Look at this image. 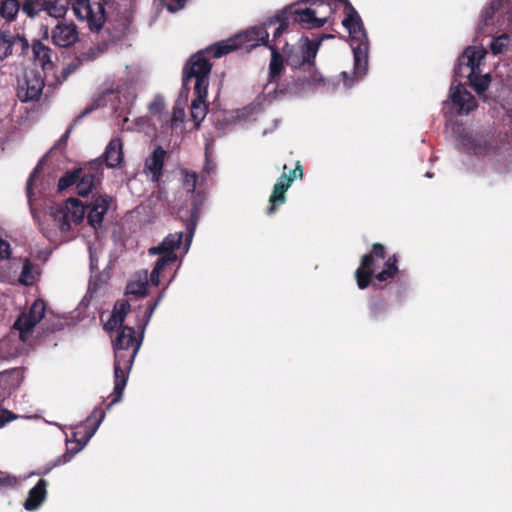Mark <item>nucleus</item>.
I'll return each mask as SVG.
<instances>
[{
    "mask_svg": "<svg viewBox=\"0 0 512 512\" xmlns=\"http://www.w3.org/2000/svg\"><path fill=\"white\" fill-rule=\"evenodd\" d=\"M487 51L483 47H467L458 58L454 69V80L450 86L449 101L459 115H467L476 107L474 96L466 90L458 78H467L470 86L482 94L489 86L491 77L488 73L481 75L480 64Z\"/></svg>",
    "mask_w": 512,
    "mask_h": 512,
    "instance_id": "nucleus-1",
    "label": "nucleus"
},
{
    "mask_svg": "<svg viewBox=\"0 0 512 512\" xmlns=\"http://www.w3.org/2000/svg\"><path fill=\"white\" fill-rule=\"evenodd\" d=\"M145 327L143 324L138 337L135 336L134 328L130 326H124L116 333L113 340L114 390L111 395L112 400L107 406L108 409L122 400L129 372L142 344Z\"/></svg>",
    "mask_w": 512,
    "mask_h": 512,
    "instance_id": "nucleus-2",
    "label": "nucleus"
},
{
    "mask_svg": "<svg viewBox=\"0 0 512 512\" xmlns=\"http://www.w3.org/2000/svg\"><path fill=\"white\" fill-rule=\"evenodd\" d=\"M455 146L458 151L475 158L483 165L492 166L497 172H504V168L498 166L501 159L500 140L493 134L472 130L457 126Z\"/></svg>",
    "mask_w": 512,
    "mask_h": 512,
    "instance_id": "nucleus-3",
    "label": "nucleus"
},
{
    "mask_svg": "<svg viewBox=\"0 0 512 512\" xmlns=\"http://www.w3.org/2000/svg\"><path fill=\"white\" fill-rule=\"evenodd\" d=\"M320 45L321 39L310 40L308 37L303 36L299 39L297 47H293L289 51L284 50L286 62L291 68L312 72L309 77H298L294 82V86L290 88L289 93L300 94L322 81V76L318 72L313 71Z\"/></svg>",
    "mask_w": 512,
    "mask_h": 512,
    "instance_id": "nucleus-4",
    "label": "nucleus"
},
{
    "mask_svg": "<svg viewBox=\"0 0 512 512\" xmlns=\"http://www.w3.org/2000/svg\"><path fill=\"white\" fill-rule=\"evenodd\" d=\"M71 7L74 15L87 23L90 30L99 31L105 22L103 3L91 2V0H43L41 11L54 18L65 16L68 7Z\"/></svg>",
    "mask_w": 512,
    "mask_h": 512,
    "instance_id": "nucleus-5",
    "label": "nucleus"
},
{
    "mask_svg": "<svg viewBox=\"0 0 512 512\" xmlns=\"http://www.w3.org/2000/svg\"><path fill=\"white\" fill-rule=\"evenodd\" d=\"M396 262L395 255L386 259L384 247L375 243L371 253L362 257L361 265L355 272L358 287L360 289L368 287L372 275H375L380 282L394 277L398 272Z\"/></svg>",
    "mask_w": 512,
    "mask_h": 512,
    "instance_id": "nucleus-6",
    "label": "nucleus"
},
{
    "mask_svg": "<svg viewBox=\"0 0 512 512\" xmlns=\"http://www.w3.org/2000/svg\"><path fill=\"white\" fill-rule=\"evenodd\" d=\"M272 24H274V21L268 20L263 24L254 26L233 38H229L209 46L207 51L213 52L215 57H222L223 55L238 48L250 50L259 45H265L269 48L270 40L268 28H270Z\"/></svg>",
    "mask_w": 512,
    "mask_h": 512,
    "instance_id": "nucleus-7",
    "label": "nucleus"
},
{
    "mask_svg": "<svg viewBox=\"0 0 512 512\" xmlns=\"http://www.w3.org/2000/svg\"><path fill=\"white\" fill-rule=\"evenodd\" d=\"M85 215V207L77 199L70 198L64 204L56 205L50 209V218L53 226L61 235L60 241H68L73 236L70 232L73 226L82 222Z\"/></svg>",
    "mask_w": 512,
    "mask_h": 512,
    "instance_id": "nucleus-8",
    "label": "nucleus"
},
{
    "mask_svg": "<svg viewBox=\"0 0 512 512\" xmlns=\"http://www.w3.org/2000/svg\"><path fill=\"white\" fill-rule=\"evenodd\" d=\"M204 51L194 54L183 70V85L187 86L188 82L194 78V91L195 93H205L209 85V74L212 68L211 63L205 57V54L211 55L216 58L213 52Z\"/></svg>",
    "mask_w": 512,
    "mask_h": 512,
    "instance_id": "nucleus-9",
    "label": "nucleus"
},
{
    "mask_svg": "<svg viewBox=\"0 0 512 512\" xmlns=\"http://www.w3.org/2000/svg\"><path fill=\"white\" fill-rule=\"evenodd\" d=\"M29 336L24 330L16 328L14 324L10 332L0 339V358L9 360L22 354Z\"/></svg>",
    "mask_w": 512,
    "mask_h": 512,
    "instance_id": "nucleus-10",
    "label": "nucleus"
},
{
    "mask_svg": "<svg viewBox=\"0 0 512 512\" xmlns=\"http://www.w3.org/2000/svg\"><path fill=\"white\" fill-rule=\"evenodd\" d=\"M44 88V80L36 70H27L18 81L17 96L22 102L39 99Z\"/></svg>",
    "mask_w": 512,
    "mask_h": 512,
    "instance_id": "nucleus-11",
    "label": "nucleus"
},
{
    "mask_svg": "<svg viewBox=\"0 0 512 512\" xmlns=\"http://www.w3.org/2000/svg\"><path fill=\"white\" fill-rule=\"evenodd\" d=\"M303 170L299 162L296 165V168L291 171L288 176L285 172L277 179L276 183L273 187V192L269 198L270 207L267 210L269 215L273 214L276 210V207L282 205L286 201L285 193L290 188L294 179L302 178Z\"/></svg>",
    "mask_w": 512,
    "mask_h": 512,
    "instance_id": "nucleus-12",
    "label": "nucleus"
},
{
    "mask_svg": "<svg viewBox=\"0 0 512 512\" xmlns=\"http://www.w3.org/2000/svg\"><path fill=\"white\" fill-rule=\"evenodd\" d=\"M297 4L287 6L283 10V14H291L295 16V21L302 24L305 28L314 29L321 28L327 22L326 16H318L319 10L314 8H297Z\"/></svg>",
    "mask_w": 512,
    "mask_h": 512,
    "instance_id": "nucleus-13",
    "label": "nucleus"
},
{
    "mask_svg": "<svg viewBox=\"0 0 512 512\" xmlns=\"http://www.w3.org/2000/svg\"><path fill=\"white\" fill-rule=\"evenodd\" d=\"M29 51V43L19 34L13 35L7 31H0V61L12 53L25 55Z\"/></svg>",
    "mask_w": 512,
    "mask_h": 512,
    "instance_id": "nucleus-14",
    "label": "nucleus"
},
{
    "mask_svg": "<svg viewBox=\"0 0 512 512\" xmlns=\"http://www.w3.org/2000/svg\"><path fill=\"white\" fill-rule=\"evenodd\" d=\"M183 243V232H175L166 236L157 246L149 248V255H159V259L169 258V263L177 260L176 249Z\"/></svg>",
    "mask_w": 512,
    "mask_h": 512,
    "instance_id": "nucleus-15",
    "label": "nucleus"
},
{
    "mask_svg": "<svg viewBox=\"0 0 512 512\" xmlns=\"http://www.w3.org/2000/svg\"><path fill=\"white\" fill-rule=\"evenodd\" d=\"M108 45L104 42L93 44L87 48H85L83 51L79 52V54L76 56V59L74 62L69 64L66 68L62 71L63 79H66L67 76L74 71L80 64L92 62L99 57H101L107 50Z\"/></svg>",
    "mask_w": 512,
    "mask_h": 512,
    "instance_id": "nucleus-16",
    "label": "nucleus"
},
{
    "mask_svg": "<svg viewBox=\"0 0 512 512\" xmlns=\"http://www.w3.org/2000/svg\"><path fill=\"white\" fill-rule=\"evenodd\" d=\"M111 201L112 198L110 196L99 195L86 205L87 221L92 227L96 228L102 224Z\"/></svg>",
    "mask_w": 512,
    "mask_h": 512,
    "instance_id": "nucleus-17",
    "label": "nucleus"
},
{
    "mask_svg": "<svg viewBox=\"0 0 512 512\" xmlns=\"http://www.w3.org/2000/svg\"><path fill=\"white\" fill-rule=\"evenodd\" d=\"M45 303L43 300H36L30 307L28 313H23L14 323L16 328L24 330L30 335L35 325L44 317Z\"/></svg>",
    "mask_w": 512,
    "mask_h": 512,
    "instance_id": "nucleus-18",
    "label": "nucleus"
},
{
    "mask_svg": "<svg viewBox=\"0 0 512 512\" xmlns=\"http://www.w3.org/2000/svg\"><path fill=\"white\" fill-rule=\"evenodd\" d=\"M78 40V31L74 23L59 22L52 30V41L56 46L69 47Z\"/></svg>",
    "mask_w": 512,
    "mask_h": 512,
    "instance_id": "nucleus-19",
    "label": "nucleus"
},
{
    "mask_svg": "<svg viewBox=\"0 0 512 512\" xmlns=\"http://www.w3.org/2000/svg\"><path fill=\"white\" fill-rule=\"evenodd\" d=\"M165 157L166 151L161 146H156L146 158L144 171L151 181H158L161 177Z\"/></svg>",
    "mask_w": 512,
    "mask_h": 512,
    "instance_id": "nucleus-20",
    "label": "nucleus"
},
{
    "mask_svg": "<svg viewBox=\"0 0 512 512\" xmlns=\"http://www.w3.org/2000/svg\"><path fill=\"white\" fill-rule=\"evenodd\" d=\"M254 111V106H247L241 109L228 111L224 113L222 120H220V125L223 126V129H228L232 126L240 125L250 120H255L253 117Z\"/></svg>",
    "mask_w": 512,
    "mask_h": 512,
    "instance_id": "nucleus-21",
    "label": "nucleus"
},
{
    "mask_svg": "<svg viewBox=\"0 0 512 512\" xmlns=\"http://www.w3.org/2000/svg\"><path fill=\"white\" fill-rule=\"evenodd\" d=\"M47 481L40 479L37 484L29 490L28 497L24 502L27 511L37 510L45 501L47 496Z\"/></svg>",
    "mask_w": 512,
    "mask_h": 512,
    "instance_id": "nucleus-22",
    "label": "nucleus"
},
{
    "mask_svg": "<svg viewBox=\"0 0 512 512\" xmlns=\"http://www.w3.org/2000/svg\"><path fill=\"white\" fill-rule=\"evenodd\" d=\"M148 272L140 270L131 275L126 286V293L139 297H144L148 289Z\"/></svg>",
    "mask_w": 512,
    "mask_h": 512,
    "instance_id": "nucleus-23",
    "label": "nucleus"
},
{
    "mask_svg": "<svg viewBox=\"0 0 512 512\" xmlns=\"http://www.w3.org/2000/svg\"><path fill=\"white\" fill-rule=\"evenodd\" d=\"M122 141L119 137H113L108 143L104 158L108 167L118 166L123 160Z\"/></svg>",
    "mask_w": 512,
    "mask_h": 512,
    "instance_id": "nucleus-24",
    "label": "nucleus"
},
{
    "mask_svg": "<svg viewBox=\"0 0 512 512\" xmlns=\"http://www.w3.org/2000/svg\"><path fill=\"white\" fill-rule=\"evenodd\" d=\"M32 52L35 61L43 68L50 70L53 67L52 50L40 41L33 43Z\"/></svg>",
    "mask_w": 512,
    "mask_h": 512,
    "instance_id": "nucleus-25",
    "label": "nucleus"
},
{
    "mask_svg": "<svg viewBox=\"0 0 512 512\" xmlns=\"http://www.w3.org/2000/svg\"><path fill=\"white\" fill-rule=\"evenodd\" d=\"M196 98L191 103V117L196 127H199L201 121L207 114V105L205 99L207 91L205 93H195Z\"/></svg>",
    "mask_w": 512,
    "mask_h": 512,
    "instance_id": "nucleus-26",
    "label": "nucleus"
},
{
    "mask_svg": "<svg viewBox=\"0 0 512 512\" xmlns=\"http://www.w3.org/2000/svg\"><path fill=\"white\" fill-rule=\"evenodd\" d=\"M96 415H98V419L95 421L94 426L92 427V429H90V430L85 432V435L82 438L83 441H79V447H75V452H80L87 445L89 440L94 436V434L96 433L97 429L99 428V426L103 422V420L105 418V413L103 411L99 410L98 408H95L93 410L92 414L87 418L86 421L87 422L91 421L93 418L96 417Z\"/></svg>",
    "mask_w": 512,
    "mask_h": 512,
    "instance_id": "nucleus-27",
    "label": "nucleus"
},
{
    "mask_svg": "<svg viewBox=\"0 0 512 512\" xmlns=\"http://www.w3.org/2000/svg\"><path fill=\"white\" fill-rule=\"evenodd\" d=\"M98 179L94 174L84 173L81 170L79 179L76 181V190L80 196L88 195L96 187Z\"/></svg>",
    "mask_w": 512,
    "mask_h": 512,
    "instance_id": "nucleus-28",
    "label": "nucleus"
},
{
    "mask_svg": "<svg viewBox=\"0 0 512 512\" xmlns=\"http://www.w3.org/2000/svg\"><path fill=\"white\" fill-rule=\"evenodd\" d=\"M201 201L202 200H199V202H198L195 200L194 204H193V209L191 212V220H190V223L187 225L186 238H185V242L183 244L184 253H187V251L189 250V247L191 245V242H192V238H193L197 220H198Z\"/></svg>",
    "mask_w": 512,
    "mask_h": 512,
    "instance_id": "nucleus-29",
    "label": "nucleus"
},
{
    "mask_svg": "<svg viewBox=\"0 0 512 512\" xmlns=\"http://www.w3.org/2000/svg\"><path fill=\"white\" fill-rule=\"evenodd\" d=\"M39 273L35 265L28 259L23 262L22 270L19 277V282L23 285H33L38 279Z\"/></svg>",
    "mask_w": 512,
    "mask_h": 512,
    "instance_id": "nucleus-30",
    "label": "nucleus"
},
{
    "mask_svg": "<svg viewBox=\"0 0 512 512\" xmlns=\"http://www.w3.org/2000/svg\"><path fill=\"white\" fill-rule=\"evenodd\" d=\"M272 57L269 65V82H273L281 74L283 68L282 56L278 52V47L269 45Z\"/></svg>",
    "mask_w": 512,
    "mask_h": 512,
    "instance_id": "nucleus-31",
    "label": "nucleus"
},
{
    "mask_svg": "<svg viewBox=\"0 0 512 512\" xmlns=\"http://www.w3.org/2000/svg\"><path fill=\"white\" fill-rule=\"evenodd\" d=\"M20 3L18 0H0V15L7 21H12L18 14Z\"/></svg>",
    "mask_w": 512,
    "mask_h": 512,
    "instance_id": "nucleus-32",
    "label": "nucleus"
},
{
    "mask_svg": "<svg viewBox=\"0 0 512 512\" xmlns=\"http://www.w3.org/2000/svg\"><path fill=\"white\" fill-rule=\"evenodd\" d=\"M149 113L158 116L160 121H167L168 113L165 111V103L162 96L157 95L148 105Z\"/></svg>",
    "mask_w": 512,
    "mask_h": 512,
    "instance_id": "nucleus-33",
    "label": "nucleus"
},
{
    "mask_svg": "<svg viewBox=\"0 0 512 512\" xmlns=\"http://www.w3.org/2000/svg\"><path fill=\"white\" fill-rule=\"evenodd\" d=\"M286 15L287 14H283V11H282L280 14H278L274 18L270 19V20L274 21V24H272L270 27L275 26L277 23H279V25L274 28L273 39H272L273 43H270V45H275V47H277V44L280 40L281 35L285 31V29L288 27Z\"/></svg>",
    "mask_w": 512,
    "mask_h": 512,
    "instance_id": "nucleus-34",
    "label": "nucleus"
},
{
    "mask_svg": "<svg viewBox=\"0 0 512 512\" xmlns=\"http://www.w3.org/2000/svg\"><path fill=\"white\" fill-rule=\"evenodd\" d=\"M503 2H512V0H492L491 1L489 7L486 8L481 15V21L484 25L490 24V20L493 18L494 14L502 6Z\"/></svg>",
    "mask_w": 512,
    "mask_h": 512,
    "instance_id": "nucleus-35",
    "label": "nucleus"
},
{
    "mask_svg": "<svg viewBox=\"0 0 512 512\" xmlns=\"http://www.w3.org/2000/svg\"><path fill=\"white\" fill-rule=\"evenodd\" d=\"M81 173V169L75 170L73 172H67L64 176L59 179L58 182V190L63 191L68 187L76 184V181L79 179Z\"/></svg>",
    "mask_w": 512,
    "mask_h": 512,
    "instance_id": "nucleus-36",
    "label": "nucleus"
},
{
    "mask_svg": "<svg viewBox=\"0 0 512 512\" xmlns=\"http://www.w3.org/2000/svg\"><path fill=\"white\" fill-rule=\"evenodd\" d=\"M168 264H170L169 258L157 260V262L150 274V278H148V280H150L152 285H154V286L159 285L160 274L163 271V269L165 268V266Z\"/></svg>",
    "mask_w": 512,
    "mask_h": 512,
    "instance_id": "nucleus-37",
    "label": "nucleus"
},
{
    "mask_svg": "<svg viewBox=\"0 0 512 512\" xmlns=\"http://www.w3.org/2000/svg\"><path fill=\"white\" fill-rule=\"evenodd\" d=\"M509 44V36L507 34H502L496 38H494L490 43V48L493 54L497 55L503 52V50Z\"/></svg>",
    "mask_w": 512,
    "mask_h": 512,
    "instance_id": "nucleus-38",
    "label": "nucleus"
},
{
    "mask_svg": "<svg viewBox=\"0 0 512 512\" xmlns=\"http://www.w3.org/2000/svg\"><path fill=\"white\" fill-rule=\"evenodd\" d=\"M22 10L29 17H34L38 12L41 11V2L43 0H22Z\"/></svg>",
    "mask_w": 512,
    "mask_h": 512,
    "instance_id": "nucleus-39",
    "label": "nucleus"
},
{
    "mask_svg": "<svg viewBox=\"0 0 512 512\" xmlns=\"http://www.w3.org/2000/svg\"><path fill=\"white\" fill-rule=\"evenodd\" d=\"M117 93L122 95L127 102H131L136 97V88L133 83H124L117 87Z\"/></svg>",
    "mask_w": 512,
    "mask_h": 512,
    "instance_id": "nucleus-40",
    "label": "nucleus"
},
{
    "mask_svg": "<svg viewBox=\"0 0 512 512\" xmlns=\"http://www.w3.org/2000/svg\"><path fill=\"white\" fill-rule=\"evenodd\" d=\"M216 169L215 162L211 159L209 148L206 147L205 150V164L201 173L202 180H205L206 177L214 173Z\"/></svg>",
    "mask_w": 512,
    "mask_h": 512,
    "instance_id": "nucleus-41",
    "label": "nucleus"
},
{
    "mask_svg": "<svg viewBox=\"0 0 512 512\" xmlns=\"http://www.w3.org/2000/svg\"><path fill=\"white\" fill-rule=\"evenodd\" d=\"M183 186L189 193H193L197 186V174L195 172L189 173L188 171H183Z\"/></svg>",
    "mask_w": 512,
    "mask_h": 512,
    "instance_id": "nucleus-42",
    "label": "nucleus"
},
{
    "mask_svg": "<svg viewBox=\"0 0 512 512\" xmlns=\"http://www.w3.org/2000/svg\"><path fill=\"white\" fill-rule=\"evenodd\" d=\"M130 309V304L126 300H121L116 302L113 310V314L116 315L118 321H124L127 315V312Z\"/></svg>",
    "mask_w": 512,
    "mask_h": 512,
    "instance_id": "nucleus-43",
    "label": "nucleus"
},
{
    "mask_svg": "<svg viewBox=\"0 0 512 512\" xmlns=\"http://www.w3.org/2000/svg\"><path fill=\"white\" fill-rule=\"evenodd\" d=\"M41 165H42L41 162H39L37 164V166L34 168L33 172L31 173V175L27 181L26 192H27V197H28L29 201L31 200V198L33 196L34 183L36 181L37 174L39 173V171L41 169Z\"/></svg>",
    "mask_w": 512,
    "mask_h": 512,
    "instance_id": "nucleus-44",
    "label": "nucleus"
},
{
    "mask_svg": "<svg viewBox=\"0 0 512 512\" xmlns=\"http://www.w3.org/2000/svg\"><path fill=\"white\" fill-rule=\"evenodd\" d=\"M163 297H164V292H161L155 302L148 303V307H147V310L145 312L144 326H146L149 323V321H150V319H151L155 309L157 308V306L159 305V303H160V301L162 300Z\"/></svg>",
    "mask_w": 512,
    "mask_h": 512,
    "instance_id": "nucleus-45",
    "label": "nucleus"
},
{
    "mask_svg": "<svg viewBox=\"0 0 512 512\" xmlns=\"http://www.w3.org/2000/svg\"><path fill=\"white\" fill-rule=\"evenodd\" d=\"M163 297H164V292H161L155 302L148 303V307H147V310L145 312L144 326H146L149 323V321H150V319H151L155 309L157 308V306L159 305V303H160V301L162 300Z\"/></svg>",
    "mask_w": 512,
    "mask_h": 512,
    "instance_id": "nucleus-46",
    "label": "nucleus"
},
{
    "mask_svg": "<svg viewBox=\"0 0 512 512\" xmlns=\"http://www.w3.org/2000/svg\"><path fill=\"white\" fill-rule=\"evenodd\" d=\"M123 322L124 321H118L116 315H114L112 313L110 318L108 319V321L105 323L104 328L107 331L117 330V332H118V331H120L122 329V327H124L123 326Z\"/></svg>",
    "mask_w": 512,
    "mask_h": 512,
    "instance_id": "nucleus-47",
    "label": "nucleus"
},
{
    "mask_svg": "<svg viewBox=\"0 0 512 512\" xmlns=\"http://www.w3.org/2000/svg\"><path fill=\"white\" fill-rule=\"evenodd\" d=\"M186 1L187 0H170L165 4V6L169 12L174 13L181 10L184 7Z\"/></svg>",
    "mask_w": 512,
    "mask_h": 512,
    "instance_id": "nucleus-48",
    "label": "nucleus"
},
{
    "mask_svg": "<svg viewBox=\"0 0 512 512\" xmlns=\"http://www.w3.org/2000/svg\"><path fill=\"white\" fill-rule=\"evenodd\" d=\"M78 452H75V448H67L66 452L57 457L55 460L59 461V465L66 464L71 461L73 456L77 454Z\"/></svg>",
    "mask_w": 512,
    "mask_h": 512,
    "instance_id": "nucleus-49",
    "label": "nucleus"
},
{
    "mask_svg": "<svg viewBox=\"0 0 512 512\" xmlns=\"http://www.w3.org/2000/svg\"><path fill=\"white\" fill-rule=\"evenodd\" d=\"M78 452H75V448H67L66 452L57 457L55 460L59 461V465L66 464L71 461L73 456L77 454Z\"/></svg>",
    "mask_w": 512,
    "mask_h": 512,
    "instance_id": "nucleus-50",
    "label": "nucleus"
},
{
    "mask_svg": "<svg viewBox=\"0 0 512 512\" xmlns=\"http://www.w3.org/2000/svg\"><path fill=\"white\" fill-rule=\"evenodd\" d=\"M59 466V461H56L55 459L45 464L42 468H40L38 471L32 473L33 475H47L52 469Z\"/></svg>",
    "mask_w": 512,
    "mask_h": 512,
    "instance_id": "nucleus-51",
    "label": "nucleus"
},
{
    "mask_svg": "<svg viewBox=\"0 0 512 512\" xmlns=\"http://www.w3.org/2000/svg\"><path fill=\"white\" fill-rule=\"evenodd\" d=\"M16 483L15 477L0 471V486H15Z\"/></svg>",
    "mask_w": 512,
    "mask_h": 512,
    "instance_id": "nucleus-52",
    "label": "nucleus"
},
{
    "mask_svg": "<svg viewBox=\"0 0 512 512\" xmlns=\"http://www.w3.org/2000/svg\"><path fill=\"white\" fill-rule=\"evenodd\" d=\"M10 256V245L0 238V260H5Z\"/></svg>",
    "mask_w": 512,
    "mask_h": 512,
    "instance_id": "nucleus-53",
    "label": "nucleus"
},
{
    "mask_svg": "<svg viewBox=\"0 0 512 512\" xmlns=\"http://www.w3.org/2000/svg\"><path fill=\"white\" fill-rule=\"evenodd\" d=\"M503 109L506 111V114L510 120H512V92H511V102L507 99L506 103L503 104Z\"/></svg>",
    "mask_w": 512,
    "mask_h": 512,
    "instance_id": "nucleus-54",
    "label": "nucleus"
},
{
    "mask_svg": "<svg viewBox=\"0 0 512 512\" xmlns=\"http://www.w3.org/2000/svg\"><path fill=\"white\" fill-rule=\"evenodd\" d=\"M383 306V301L381 299H374L371 302V310L376 313V310L378 308H381Z\"/></svg>",
    "mask_w": 512,
    "mask_h": 512,
    "instance_id": "nucleus-55",
    "label": "nucleus"
},
{
    "mask_svg": "<svg viewBox=\"0 0 512 512\" xmlns=\"http://www.w3.org/2000/svg\"><path fill=\"white\" fill-rule=\"evenodd\" d=\"M102 103H100V100L96 101L95 105L91 106L90 108H86L80 115H79V118H82L84 117L85 115H87L88 113H90L92 110H94L95 108L101 106Z\"/></svg>",
    "mask_w": 512,
    "mask_h": 512,
    "instance_id": "nucleus-56",
    "label": "nucleus"
},
{
    "mask_svg": "<svg viewBox=\"0 0 512 512\" xmlns=\"http://www.w3.org/2000/svg\"><path fill=\"white\" fill-rule=\"evenodd\" d=\"M79 441H83V439L77 438V433L73 432L72 437L66 440V444L69 445L70 443H76V447H79Z\"/></svg>",
    "mask_w": 512,
    "mask_h": 512,
    "instance_id": "nucleus-57",
    "label": "nucleus"
},
{
    "mask_svg": "<svg viewBox=\"0 0 512 512\" xmlns=\"http://www.w3.org/2000/svg\"><path fill=\"white\" fill-rule=\"evenodd\" d=\"M70 131H71V130H70V129H68V130L64 133V135H63V136L59 139V141L57 142V144H56L57 146H61V145H65V144H66V142H67V140H68V137H69V135H70Z\"/></svg>",
    "mask_w": 512,
    "mask_h": 512,
    "instance_id": "nucleus-58",
    "label": "nucleus"
},
{
    "mask_svg": "<svg viewBox=\"0 0 512 512\" xmlns=\"http://www.w3.org/2000/svg\"><path fill=\"white\" fill-rule=\"evenodd\" d=\"M334 36L331 35V34H325L323 35L322 37H320L319 39H321V42L323 41V39H326V38H333Z\"/></svg>",
    "mask_w": 512,
    "mask_h": 512,
    "instance_id": "nucleus-59",
    "label": "nucleus"
},
{
    "mask_svg": "<svg viewBox=\"0 0 512 512\" xmlns=\"http://www.w3.org/2000/svg\"><path fill=\"white\" fill-rule=\"evenodd\" d=\"M44 235L51 241H54L53 236L50 233L44 232Z\"/></svg>",
    "mask_w": 512,
    "mask_h": 512,
    "instance_id": "nucleus-60",
    "label": "nucleus"
},
{
    "mask_svg": "<svg viewBox=\"0 0 512 512\" xmlns=\"http://www.w3.org/2000/svg\"><path fill=\"white\" fill-rule=\"evenodd\" d=\"M425 176H426V177H428V178H431V177L433 176V174H432V173H430V172H427V173L425 174Z\"/></svg>",
    "mask_w": 512,
    "mask_h": 512,
    "instance_id": "nucleus-61",
    "label": "nucleus"
},
{
    "mask_svg": "<svg viewBox=\"0 0 512 512\" xmlns=\"http://www.w3.org/2000/svg\"><path fill=\"white\" fill-rule=\"evenodd\" d=\"M278 122H279V121H278L277 119L274 121V128H276V127H277Z\"/></svg>",
    "mask_w": 512,
    "mask_h": 512,
    "instance_id": "nucleus-62",
    "label": "nucleus"
},
{
    "mask_svg": "<svg viewBox=\"0 0 512 512\" xmlns=\"http://www.w3.org/2000/svg\"><path fill=\"white\" fill-rule=\"evenodd\" d=\"M112 93H113L112 91H110V90H106V92H105L104 96H105V95H107V94H112Z\"/></svg>",
    "mask_w": 512,
    "mask_h": 512,
    "instance_id": "nucleus-63",
    "label": "nucleus"
},
{
    "mask_svg": "<svg viewBox=\"0 0 512 512\" xmlns=\"http://www.w3.org/2000/svg\"><path fill=\"white\" fill-rule=\"evenodd\" d=\"M90 262H91V267L93 268V265H94V264H93V258H92V257H91V259H90Z\"/></svg>",
    "mask_w": 512,
    "mask_h": 512,
    "instance_id": "nucleus-64",
    "label": "nucleus"
}]
</instances>
